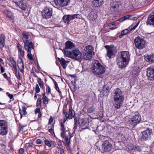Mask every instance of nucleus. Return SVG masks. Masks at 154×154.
<instances>
[{"mask_svg": "<svg viewBox=\"0 0 154 154\" xmlns=\"http://www.w3.org/2000/svg\"><path fill=\"white\" fill-rule=\"evenodd\" d=\"M114 94L113 104L116 109H118L122 106L124 98L122 91L119 88H117L115 90Z\"/></svg>", "mask_w": 154, "mask_h": 154, "instance_id": "1", "label": "nucleus"}, {"mask_svg": "<svg viewBox=\"0 0 154 154\" xmlns=\"http://www.w3.org/2000/svg\"><path fill=\"white\" fill-rule=\"evenodd\" d=\"M106 70L105 67L98 61H95L93 63L92 71L95 75H100L104 73Z\"/></svg>", "mask_w": 154, "mask_h": 154, "instance_id": "2", "label": "nucleus"}, {"mask_svg": "<svg viewBox=\"0 0 154 154\" xmlns=\"http://www.w3.org/2000/svg\"><path fill=\"white\" fill-rule=\"evenodd\" d=\"M22 39L24 43V47L27 51H31L34 48V45L30 39L29 38V36L23 33L22 35Z\"/></svg>", "mask_w": 154, "mask_h": 154, "instance_id": "3", "label": "nucleus"}, {"mask_svg": "<svg viewBox=\"0 0 154 154\" xmlns=\"http://www.w3.org/2000/svg\"><path fill=\"white\" fill-rule=\"evenodd\" d=\"M65 55L67 57L77 60H80L82 56V53L78 49L69 51V52H66Z\"/></svg>", "mask_w": 154, "mask_h": 154, "instance_id": "4", "label": "nucleus"}, {"mask_svg": "<svg viewBox=\"0 0 154 154\" xmlns=\"http://www.w3.org/2000/svg\"><path fill=\"white\" fill-rule=\"evenodd\" d=\"M60 131V136L64 139L63 142L66 146H69L70 141V140L69 139L68 136H66V132L67 131L66 130L64 125L62 123L61 124Z\"/></svg>", "mask_w": 154, "mask_h": 154, "instance_id": "5", "label": "nucleus"}, {"mask_svg": "<svg viewBox=\"0 0 154 154\" xmlns=\"http://www.w3.org/2000/svg\"><path fill=\"white\" fill-rule=\"evenodd\" d=\"M8 132V124L6 121L0 120V134L2 136L6 135Z\"/></svg>", "mask_w": 154, "mask_h": 154, "instance_id": "6", "label": "nucleus"}, {"mask_svg": "<svg viewBox=\"0 0 154 154\" xmlns=\"http://www.w3.org/2000/svg\"><path fill=\"white\" fill-rule=\"evenodd\" d=\"M134 44L137 48L140 49L145 47L146 42L143 38L138 36L135 38Z\"/></svg>", "mask_w": 154, "mask_h": 154, "instance_id": "7", "label": "nucleus"}, {"mask_svg": "<svg viewBox=\"0 0 154 154\" xmlns=\"http://www.w3.org/2000/svg\"><path fill=\"white\" fill-rule=\"evenodd\" d=\"M152 134V130L149 128L147 129L146 130L141 132V139L142 140H144L150 139Z\"/></svg>", "mask_w": 154, "mask_h": 154, "instance_id": "8", "label": "nucleus"}, {"mask_svg": "<svg viewBox=\"0 0 154 154\" xmlns=\"http://www.w3.org/2000/svg\"><path fill=\"white\" fill-rule=\"evenodd\" d=\"M52 9L49 7H46L42 12V16L44 18L49 19L52 14Z\"/></svg>", "mask_w": 154, "mask_h": 154, "instance_id": "9", "label": "nucleus"}, {"mask_svg": "<svg viewBox=\"0 0 154 154\" xmlns=\"http://www.w3.org/2000/svg\"><path fill=\"white\" fill-rule=\"evenodd\" d=\"M112 145L108 140L104 141L102 146V149L105 152H109L112 149Z\"/></svg>", "mask_w": 154, "mask_h": 154, "instance_id": "10", "label": "nucleus"}, {"mask_svg": "<svg viewBox=\"0 0 154 154\" xmlns=\"http://www.w3.org/2000/svg\"><path fill=\"white\" fill-rule=\"evenodd\" d=\"M141 120V116L138 114L133 116L132 118L130 119L129 122L133 126H135L137 124L139 123Z\"/></svg>", "mask_w": 154, "mask_h": 154, "instance_id": "11", "label": "nucleus"}, {"mask_svg": "<svg viewBox=\"0 0 154 154\" xmlns=\"http://www.w3.org/2000/svg\"><path fill=\"white\" fill-rule=\"evenodd\" d=\"M75 48V45L72 42L69 41H67L65 43V48L63 50L64 54L66 52H69V50H72Z\"/></svg>", "mask_w": 154, "mask_h": 154, "instance_id": "12", "label": "nucleus"}, {"mask_svg": "<svg viewBox=\"0 0 154 154\" xmlns=\"http://www.w3.org/2000/svg\"><path fill=\"white\" fill-rule=\"evenodd\" d=\"M56 5L59 7H64L67 6L70 3L69 0H54Z\"/></svg>", "mask_w": 154, "mask_h": 154, "instance_id": "13", "label": "nucleus"}, {"mask_svg": "<svg viewBox=\"0 0 154 154\" xmlns=\"http://www.w3.org/2000/svg\"><path fill=\"white\" fill-rule=\"evenodd\" d=\"M123 60L126 62L128 63L130 56L129 53L126 51H122L121 52V56L118 57Z\"/></svg>", "mask_w": 154, "mask_h": 154, "instance_id": "14", "label": "nucleus"}, {"mask_svg": "<svg viewBox=\"0 0 154 154\" xmlns=\"http://www.w3.org/2000/svg\"><path fill=\"white\" fill-rule=\"evenodd\" d=\"M146 75L150 79L154 80V66L150 67L147 69Z\"/></svg>", "mask_w": 154, "mask_h": 154, "instance_id": "15", "label": "nucleus"}, {"mask_svg": "<svg viewBox=\"0 0 154 154\" xmlns=\"http://www.w3.org/2000/svg\"><path fill=\"white\" fill-rule=\"evenodd\" d=\"M75 18L82 19V17L80 15L78 14L72 15H66L63 16L62 19H74Z\"/></svg>", "mask_w": 154, "mask_h": 154, "instance_id": "16", "label": "nucleus"}, {"mask_svg": "<svg viewBox=\"0 0 154 154\" xmlns=\"http://www.w3.org/2000/svg\"><path fill=\"white\" fill-rule=\"evenodd\" d=\"M116 62L118 66L120 68H123L126 66L128 63L120 58L118 57Z\"/></svg>", "mask_w": 154, "mask_h": 154, "instance_id": "17", "label": "nucleus"}, {"mask_svg": "<svg viewBox=\"0 0 154 154\" xmlns=\"http://www.w3.org/2000/svg\"><path fill=\"white\" fill-rule=\"evenodd\" d=\"M105 47L107 49V56L110 58L113 57L114 53L113 52V48H111L108 45L106 46Z\"/></svg>", "mask_w": 154, "mask_h": 154, "instance_id": "18", "label": "nucleus"}, {"mask_svg": "<svg viewBox=\"0 0 154 154\" xmlns=\"http://www.w3.org/2000/svg\"><path fill=\"white\" fill-rule=\"evenodd\" d=\"M144 59L146 62H154V55H147L144 56Z\"/></svg>", "mask_w": 154, "mask_h": 154, "instance_id": "19", "label": "nucleus"}, {"mask_svg": "<svg viewBox=\"0 0 154 154\" xmlns=\"http://www.w3.org/2000/svg\"><path fill=\"white\" fill-rule=\"evenodd\" d=\"M16 4L22 10H25L26 8V5L23 1H20L19 2H15Z\"/></svg>", "mask_w": 154, "mask_h": 154, "instance_id": "20", "label": "nucleus"}, {"mask_svg": "<svg viewBox=\"0 0 154 154\" xmlns=\"http://www.w3.org/2000/svg\"><path fill=\"white\" fill-rule=\"evenodd\" d=\"M5 37L3 34L0 35V48L2 49L5 45Z\"/></svg>", "mask_w": 154, "mask_h": 154, "instance_id": "21", "label": "nucleus"}, {"mask_svg": "<svg viewBox=\"0 0 154 154\" xmlns=\"http://www.w3.org/2000/svg\"><path fill=\"white\" fill-rule=\"evenodd\" d=\"M58 60L60 62V64L62 66L64 69L66 68L69 62L66 61L63 58H58Z\"/></svg>", "mask_w": 154, "mask_h": 154, "instance_id": "22", "label": "nucleus"}, {"mask_svg": "<svg viewBox=\"0 0 154 154\" xmlns=\"http://www.w3.org/2000/svg\"><path fill=\"white\" fill-rule=\"evenodd\" d=\"M139 17L138 16H133L131 15H128L124 16L119 19H137Z\"/></svg>", "mask_w": 154, "mask_h": 154, "instance_id": "23", "label": "nucleus"}, {"mask_svg": "<svg viewBox=\"0 0 154 154\" xmlns=\"http://www.w3.org/2000/svg\"><path fill=\"white\" fill-rule=\"evenodd\" d=\"M18 66L20 69V71L23 73L24 68L23 63L21 59H19L18 62Z\"/></svg>", "mask_w": 154, "mask_h": 154, "instance_id": "24", "label": "nucleus"}, {"mask_svg": "<svg viewBox=\"0 0 154 154\" xmlns=\"http://www.w3.org/2000/svg\"><path fill=\"white\" fill-rule=\"evenodd\" d=\"M102 0H94L92 1V4L94 6L98 7L102 5Z\"/></svg>", "mask_w": 154, "mask_h": 154, "instance_id": "25", "label": "nucleus"}, {"mask_svg": "<svg viewBox=\"0 0 154 154\" xmlns=\"http://www.w3.org/2000/svg\"><path fill=\"white\" fill-rule=\"evenodd\" d=\"M110 9L113 11H116L117 10L119 6L116 2H113L110 4Z\"/></svg>", "mask_w": 154, "mask_h": 154, "instance_id": "26", "label": "nucleus"}, {"mask_svg": "<svg viewBox=\"0 0 154 154\" xmlns=\"http://www.w3.org/2000/svg\"><path fill=\"white\" fill-rule=\"evenodd\" d=\"M17 48L20 55L22 57H23L24 55V51L22 46L18 43L17 44Z\"/></svg>", "mask_w": 154, "mask_h": 154, "instance_id": "27", "label": "nucleus"}, {"mask_svg": "<svg viewBox=\"0 0 154 154\" xmlns=\"http://www.w3.org/2000/svg\"><path fill=\"white\" fill-rule=\"evenodd\" d=\"M4 13L6 15L7 18L11 19H14V14H13L11 12L8 10H6L4 11Z\"/></svg>", "mask_w": 154, "mask_h": 154, "instance_id": "28", "label": "nucleus"}, {"mask_svg": "<svg viewBox=\"0 0 154 154\" xmlns=\"http://www.w3.org/2000/svg\"><path fill=\"white\" fill-rule=\"evenodd\" d=\"M93 50V48L91 45H88L85 48V52H88L92 54Z\"/></svg>", "mask_w": 154, "mask_h": 154, "instance_id": "29", "label": "nucleus"}, {"mask_svg": "<svg viewBox=\"0 0 154 154\" xmlns=\"http://www.w3.org/2000/svg\"><path fill=\"white\" fill-rule=\"evenodd\" d=\"M22 110L23 113V114L22 113V110L20 109L19 111V113L20 115V118L22 119V116L23 115L24 116L26 115L27 114V112L26 111V108L25 106H23L22 107Z\"/></svg>", "mask_w": 154, "mask_h": 154, "instance_id": "30", "label": "nucleus"}, {"mask_svg": "<svg viewBox=\"0 0 154 154\" xmlns=\"http://www.w3.org/2000/svg\"><path fill=\"white\" fill-rule=\"evenodd\" d=\"M92 54L85 52L84 56V59L85 60H90L92 57Z\"/></svg>", "mask_w": 154, "mask_h": 154, "instance_id": "31", "label": "nucleus"}, {"mask_svg": "<svg viewBox=\"0 0 154 154\" xmlns=\"http://www.w3.org/2000/svg\"><path fill=\"white\" fill-rule=\"evenodd\" d=\"M45 144L49 147H51L52 145H54L55 143L54 141H49L48 140H45Z\"/></svg>", "mask_w": 154, "mask_h": 154, "instance_id": "32", "label": "nucleus"}, {"mask_svg": "<svg viewBox=\"0 0 154 154\" xmlns=\"http://www.w3.org/2000/svg\"><path fill=\"white\" fill-rule=\"evenodd\" d=\"M118 136L119 139H120L122 141H125L127 139L125 137V136L122 133H119L118 134Z\"/></svg>", "mask_w": 154, "mask_h": 154, "instance_id": "33", "label": "nucleus"}, {"mask_svg": "<svg viewBox=\"0 0 154 154\" xmlns=\"http://www.w3.org/2000/svg\"><path fill=\"white\" fill-rule=\"evenodd\" d=\"M42 100L43 103L45 104H47L48 102L49 99L45 95V93H43Z\"/></svg>", "mask_w": 154, "mask_h": 154, "instance_id": "34", "label": "nucleus"}, {"mask_svg": "<svg viewBox=\"0 0 154 154\" xmlns=\"http://www.w3.org/2000/svg\"><path fill=\"white\" fill-rule=\"evenodd\" d=\"M89 15L91 19H95L97 18L98 16L97 14L94 12H91Z\"/></svg>", "mask_w": 154, "mask_h": 154, "instance_id": "35", "label": "nucleus"}, {"mask_svg": "<svg viewBox=\"0 0 154 154\" xmlns=\"http://www.w3.org/2000/svg\"><path fill=\"white\" fill-rule=\"evenodd\" d=\"M129 30L128 29H126L124 30H122L121 32V34L119 35V37L121 38L123 37V36L126 35L128 33Z\"/></svg>", "mask_w": 154, "mask_h": 154, "instance_id": "36", "label": "nucleus"}, {"mask_svg": "<svg viewBox=\"0 0 154 154\" xmlns=\"http://www.w3.org/2000/svg\"><path fill=\"white\" fill-rule=\"evenodd\" d=\"M73 112L74 111L72 109H69V114L68 115V116H67V119H71L73 116Z\"/></svg>", "mask_w": 154, "mask_h": 154, "instance_id": "37", "label": "nucleus"}, {"mask_svg": "<svg viewBox=\"0 0 154 154\" xmlns=\"http://www.w3.org/2000/svg\"><path fill=\"white\" fill-rule=\"evenodd\" d=\"M54 84L55 89L59 92L60 95L61 94V92L59 90V88L58 87L57 82L56 81H54Z\"/></svg>", "mask_w": 154, "mask_h": 154, "instance_id": "38", "label": "nucleus"}, {"mask_svg": "<svg viewBox=\"0 0 154 154\" xmlns=\"http://www.w3.org/2000/svg\"><path fill=\"white\" fill-rule=\"evenodd\" d=\"M38 82L40 88H44V86L43 85V82L41 78H38Z\"/></svg>", "mask_w": 154, "mask_h": 154, "instance_id": "39", "label": "nucleus"}, {"mask_svg": "<svg viewBox=\"0 0 154 154\" xmlns=\"http://www.w3.org/2000/svg\"><path fill=\"white\" fill-rule=\"evenodd\" d=\"M140 23V21H139L136 24V25H135L134 26L132 27V25H131L128 28V29L130 30V31L133 30H134L136 29V28L137 27L138 24H139Z\"/></svg>", "mask_w": 154, "mask_h": 154, "instance_id": "40", "label": "nucleus"}, {"mask_svg": "<svg viewBox=\"0 0 154 154\" xmlns=\"http://www.w3.org/2000/svg\"><path fill=\"white\" fill-rule=\"evenodd\" d=\"M28 53L27 57L28 59L30 60H33V56L31 53V51H27Z\"/></svg>", "mask_w": 154, "mask_h": 154, "instance_id": "41", "label": "nucleus"}, {"mask_svg": "<svg viewBox=\"0 0 154 154\" xmlns=\"http://www.w3.org/2000/svg\"><path fill=\"white\" fill-rule=\"evenodd\" d=\"M130 149H132L133 150H134L137 151H140L141 150L140 147L139 146H133V148L131 149V148H130Z\"/></svg>", "mask_w": 154, "mask_h": 154, "instance_id": "42", "label": "nucleus"}, {"mask_svg": "<svg viewBox=\"0 0 154 154\" xmlns=\"http://www.w3.org/2000/svg\"><path fill=\"white\" fill-rule=\"evenodd\" d=\"M109 26L110 28V29H113L116 28V27L114 23H112L109 24Z\"/></svg>", "mask_w": 154, "mask_h": 154, "instance_id": "43", "label": "nucleus"}, {"mask_svg": "<svg viewBox=\"0 0 154 154\" xmlns=\"http://www.w3.org/2000/svg\"><path fill=\"white\" fill-rule=\"evenodd\" d=\"M147 24L152 25L154 26V20H147Z\"/></svg>", "mask_w": 154, "mask_h": 154, "instance_id": "44", "label": "nucleus"}, {"mask_svg": "<svg viewBox=\"0 0 154 154\" xmlns=\"http://www.w3.org/2000/svg\"><path fill=\"white\" fill-rule=\"evenodd\" d=\"M79 122L80 125L84 126L85 124V122L84 119H79Z\"/></svg>", "mask_w": 154, "mask_h": 154, "instance_id": "45", "label": "nucleus"}, {"mask_svg": "<svg viewBox=\"0 0 154 154\" xmlns=\"http://www.w3.org/2000/svg\"><path fill=\"white\" fill-rule=\"evenodd\" d=\"M42 103V99L40 98H38L37 101L36 106H41Z\"/></svg>", "mask_w": 154, "mask_h": 154, "instance_id": "46", "label": "nucleus"}, {"mask_svg": "<svg viewBox=\"0 0 154 154\" xmlns=\"http://www.w3.org/2000/svg\"><path fill=\"white\" fill-rule=\"evenodd\" d=\"M147 19H154V12H152L148 17Z\"/></svg>", "mask_w": 154, "mask_h": 154, "instance_id": "47", "label": "nucleus"}, {"mask_svg": "<svg viewBox=\"0 0 154 154\" xmlns=\"http://www.w3.org/2000/svg\"><path fill=\"white\" fill-rule=\"evenodd\" d=\"M95 110V108L93 107H91L88 109V111L89 113H91Z\"/></svg>", "mask_w": 154, "mask_h": 154, "instance_id": "48", "label": "nucleus"}, {"mask_svg": "<svg viewBox=\"0 0 154 154\" xmlns=\"http://www.w3.org/2000/svg\"><path fill=\"white\" fill-rule=\"evenodd\" d=\"M35 90L36 92L37 93H39L40 91V89L38 84H36L35 85Z\"/></svg>", "mask_w": 154, "mask_h": 154, "instance_id": "49", "label": "nucleus"}, {"mask_svg": "<svg viewBox=\"0 0 154 154\" xmlns=\"http://www.w3.org/2000/svg\"><path fill=\"white\" fill-rule=\"evenodd\" d=\"M57 144L59 146V149L63 148L62 143L60 140H59L57 142Z\"/></svg>", "mask_w": 154, "mask_h": 154, "instance_id": "50", "label": "nucleus"}, {"mask_svg": "<svg viewBox=\"0 0 154 154\" xmlns=\"http://www.w3.org/2000/svg\"><path fill=\"white\" fill-rule=\"evenodd\" d=\"M42 141L41 140L39 139H38L36 140L35 141V143L37 144H40L42 143Z\"/></svg>", "mask_w": 154, "mask_h": 154, "instance_id": "51", "label": "nucleus"}, {"mask_svg": "<svg viewBox=\"0 0 154 154\" xmlns=\"http://www.w3.org/2000/svg\"><path fill=\"white\" fill-rule=\"evenodd\" d=\"M6 94L8 95L10 99H11L13 98V96L12 94H10L8 92H7Z\"/></svg>", "mask_w": 154, "mask_h": 154, "instance_id": "52", "label": "nucleus"}, {"mask_svg": "<svg viewBox=\"0 0 154 154\" xmlns=\"http://www.w3.org/2000/svg\"><path fill=\"white\" fill-rule=\"evenodd\" d=\"M109 87L107 85H105L103 87V89L104 91H107L109 90Z\"/></svg>", "mask_w": 154, "mask_h": 154, "instance_id": "53", "label": "nucleus"}, {"mask_svg": "<svg viewBox=\"0 0 154 154\" xmlns=\"http://www.w3.org/2000/svg\"><path fill=\"white\" fill-rule=\"evenodd\" d=\"M0 67L1 72L2 73H3L5 71V69L1 64L0 65Z\"/></svg>", "mask_w": 154, "mask_h": 154, "instance_id": "54", "label": "nucleus"}, {"mask_svg": "<svg viewBox=\"0 0 154 154\" xmlns=\"http://www.w3.org/2000/svg\"><path fill=\"white\" fill-rule=\"evenodd\" d=\"M35 114H36L37 113H38L40 112V109L38 108H37L35 110Z\"/></svg>", "mask_w": 154, "mask_h": 154, "instance_id": "55", "label": "nucleus"}, {"mask_svg": "<svg viewBox=\"0 0 154 154\" xmlns=\"http://www.w3.org/2000/svg\"><path fill=\"white\" fill-rule=\"evenodd\" d=\"M10 61H11V64H12L13 66L16 65V62L13 59H12Z\"/></svg>", "mask_w": 154, "mask_h": 154, "instance_id": "56", "label": "nucleus"}, {"mask_svg": "<svg viewBox=\"0 0 154 154\" xmlns=\"http://www.w3.org/2000/svg\"><path fill=\"white\" fill-rule=\"evenodd\" d=\"M24 153V149L23 148L20 149L19 151V154H23Z\"/></svg>", "mask_w": 154, "mask_h": 154, "instance_id": "57", "label": "nucleus"}, {"mask_svg": "<svg viewBox=\"0 0 154 154\" xmlns=\"http://www.w3.org/2000/svg\"><path fill=\"white\" fill-rule=\"evenodd\" d=\"M16 75L18 79L19 80L20 79V77L19 73L16 72Z\"/></svg>", "mask_w": 154, "mask_h": 154, "instance_id": "58", "label": "nucleus"}, {"mask_svg": "<svg viewBox=\"0 0 154 154\" xmlns=\"http://www.w3.org/2000/svg\"><path fill=\"white\" fill-rule=\"evenodd\" d=\"M60 153L61 154H65L64 153V151L63 149V148H60Z\"/></svg>", "mask_w": 154, "mask_h": 154, "instance_id": "59", "label": "nucleus"}, {"mask_svg": "<svg viewBox=\"0 0 154 154\" xmlns=\"http://www.w3.org/2000/svg\"><path fill=\"white\" fill-rule=\"evenodd\" d=\"M71 20H63L64 22L65 23L69 24V22Z\"/></svg>", "mask_w": 154, "mask_h": 154, "instance_id": "60", "label": "nucleus"}, {"mask_svg": "<svg viewBox=\"0 0 154 154\" xmlns=\"http://www.w3.org/2000/svg\"><path fill=\"white\" fill-rule=\"evenodd\" d=\"M13 67L14 69L15 72H17V69L16 67V65L13 66Z\"/></svg>", "mask_w": 154, "mask_h": 154, "instance_id": "61", "label": "nucleus"}, {"mask_svg": "<svg viewBox=\"0 0 154 154\" xmlns=\"http://www.w3.org/2000/svg\"><path fill=\"white\" fill-rule=\"evenodd\" d=\"M63 113L67 117V116L68 115L67 113V112L64 110H63Z\"/></svg>", "mask_w": 154, "mask_h": 154, "instance_id": "62", "label": "nucleus"}, {"mask_svg": "<svg viewBox=\"0 0 154 154\" xmlns=\"http://www.w3.org/2000/svg\"><path fill=\"white\" fill-rule=\"evenodd\" d=\"M53 119L52 118H51H51H50V119L49 120V124H51L53 122Z\"/></svg>", "mask_w": 154, "mask_h": 154, "instance_id": "63", "label": "nucleus"}, {"mask_svg": "<svg viewBox=\"0 0 154 154\" xmlns=\"http://www.w3.org/2000/svg\"><path fill=\"white\" fill-rule=\"evenodd\" d=\"M69 139L70 140L71 138L73 136V135H72V134H71V133L70 132L69 133Z\"/></svg>", "mask_w": 154, "mask_h": 154, "instance_id": "64", "label": "nucleus"}]
</instances>
